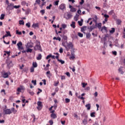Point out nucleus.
Returning a JSON list of instances; mask_svg holds the SVG:
<instances>
[{
    "label": "nucleus",
    "mask_w": 125,
    "mask_h": 125,
    "mask_svg": "<svg viewBox=\"0 0 125 125\" xmlns=\"http://www.w3.org/2000/svg\"><path fill=\"white\" fill-rule=\"evenodd\" d=\"M42 54H38V56L37 57V60H41V59H42Z\"/></svg>",
    "instance_id": "17"
},
{
    "label": "nucleus",
    "mask_w": 125,
    "mask_h": 125,
    "mask_svg": "<svg viewBox=\"0 0 125 125\" xmlns=\"http://www.w3.org/2000/svg\"><path fill=\"white\" fill-rule=\"evenodd\" d=\"M63 40H65V41H67V40L68 39V37H67V36H63Z\"/></svg>",
    "instance_id": "60"
},
{
    "label": "nucleus",
    "mask_w": 125,
    "mask_h": 125,
    "mask_svg": "<svg viewBox=\"0 0 125 125\" xmlns=\"http://www.w3.org/2000/svg\"><path fill=\"white\" fill-rule=\"evenodd\" d=\"M42 102L41 101H38L37 102V105H38V106H37V109L38 110H39V111L40 110H42Z\"/></svg>",
    "instance_id": "5"
},
{
    "label": "nucleus",
    "mask_w": 125,
    "mask_h": 125,
    "mask_svg": "<svg viewBox=\"0 0 125 125\" xmlns=\"http://www.w3.org/2000/svg\"><path fill=\"white\" fill-rule=\"evenodd\" d=\"M20 87L21 90H25V87H24V86L21 85Z\"/></svg>",
    "instance_id": "46"
},
{
    "label": "nucleus",
    "mask_w": 125,
    "mask_h": 125,
    "mask_svg": "<svg viewBox=\"0 0 125 125\" xmlns=\"http://www.w3.org/2000/svg\"><path fill=\"white\" fill-rule=\"evenodd\" d=\"M4 52H5L6 54H7L8 56H9V55H10V52L5 51Z\"/></svg>",
    "instance_id": "48"
},
{
    "label": "nucleus",
    "mask_w": 125,
    "mask_h": 125,
    "mask_svg": "<svg viewBox=\"0 0 125 125\" xmlns=\"http://www.w3.org/2000/svg\"><path fill=\"white\" fill-rule=\"evenodd\" d=\"M75 24H76V22H75V21H72V24H70L71 27L73 28V29H75L76 28Z\"/></svg>",
    "instance_id": "15"
},
{
    "label": "nucleus",
    "mask_w": 125,
    "mask_h": 125,
    "mask_svg": "<svg viewBox=\"0 0 125 125\" xmlns=\"http://www.w3.org/2000/svg\"><path fill=\"white\" fill-rule=\"evenodd\" d=\"M40 13H42V15H43V14H44V13H45V11H44V10H41V11H40Z\"/></svg>",
    "instance_id": "47"
},
{
    "label": "nucleus",
    "mask_w": 125,
    "mask_h": 125,
    "mask_svg": "<svg viewBox=\"0 0 125 125\" xmlns=\"http://www.w3.org/2000/svg\"><path fill=\"white\" fill-rule=\"evenodd\" d=\"M20 7V5H14V7H13V9H14V8H15L16 9H17L18 8H19Z\"/></svg>",
    "instance_id": "34"
},
{
    "label": "nucleus",
    "mask_w": 125,
    "mask_h": 125,
    "mask_svg": "<svg viewBox=\"0 0 125 125\" xmlns=\"http://www.w3.org/2000/svg\"><path fill=\"white\" fill-rule=\"evenodd\" d=\"M78 35L79 37H80V38H83V33H81L79 32L78 33Z\"/></svg>",
    "instance_id": "38"
},
{
    "label": "nucleus",
    "mask_w": 125,
    "mask_h": 125,
    "mask_svg": "<svg viewBox=\"0 0 125 125\" xmlns=\"http://www.w3.org/2000/svg\"><path fill=\"white\" fill-rule=\"evenodd\" d=\"M70 11H71V12H76V11H77V9L74 7H72L70 9Z\"/></svg>",
    "instance_id": "27"
},
{
    "label": "nucleus",
    "mask_w": 125,
    "mask_h": 125,
    "mask_svg": "<svg viewBox=\"0 0 125 125\" xmlns=\"http://www.w3.org/2000/svg\"><path fill=\"white\" fill-rule=\"evenodd\" d=\"M83 20H81V21H78V23L79 26H83Z\"/></svg>",
    "instance_id": "26"
},
{
    "label": "nucleus",
    "mask_w": 125,
    "mask_h": 125,
    "mask_svg": "<svg viewBox=\"0 0 125 125\" xmlns=\"http://www.w3.org/2000/svg\"><path fill=\"white\" fill-rule=\"evenodd\" d=\"M119 71L120 72H121V74H122V75H123V74H124V71H123V70H122V68H119Z\"/></svg>",
    "instance_id": "51"
},
{
    "label": "nucleus",
    "mask_w": 125,
    "mask_h": 125,
    "mask_svg": "<svg viewBox=\"0 0 125 125\" xmlns=\"http://www.w3.org/2000/svg\"><path fill=\"white\" fill-rule=\"evenodd\" d=\"M27 92L30 94V95H34L35 93L34 92L30 89H27Z\"/></svg>",
    "instance_id": "12"
},
{
    "label": "nucleus",
    "mask_w": 125,
    "mask_h": 125,
    "mask_svg": "<svg viewBox=\"0 0 125 125\" xmlns=\"http://www.w3.org/2000/svg\"><path fill=\"white\" fill-rule=\"evenodd\" d=\"M34 48L35 50H40V51H42L41 42L39 41H36V45H35Z\"/></svg>",
    "instance_id": "3"
},
{
    "label": "nucleus",
    "mask_w": 125,
    "mask_h": 125,
    "mask_svg": "<svg viewBox=\"0 0 125 125\" xmlns=\"http://www.w3.org/2000/svg\"><path fill=\"white\" fill-rule=\"evenodd\" d=\"M102 26V23H99L97 24V22H96L95 27H98L99 29H101V26Z\"/></svg>",
    "instance_id": "10"
},
{
    "label": "nucleus",
    "mask_w": 125,
    "mask_h": 125,
    "mask_svg": "<svg viewBox=\"0 0 125 125\" xmlns=\"http://www.w3.org/2000/svg\"><path fill=\"white\" fill-rule=\"evenodd\" d=\"M85 107H86V108H87V110H90L91 105H90V104H88L85 105Z\"/></svg>",
    "instance_id": "13"
},
{
    "label": "nucleus",
    "mask_w": 125,
    "mask_h": 125,
    "mask_svg": "<svg viewBox=\"0 0 125 125\" xmlns=\"http://www.w3.org/2000/svg\"><path fill=\"white\" fill-rule=\"evenodd\" d=\"M82 84L83 85V87H85V86H86V85H87V83H82Z\"/></svg>",
    "instance_id": "40"
},
{
    "label": "nucleus",
    "mask_w": 125,
    "mask_h": 125,
    "mask_svg": "<svg viewBox=\"0 0 125 125\" xmlns=\"http://www.w3.org/2000/svg\"><path fill=\"white\" fill-rule=\"evenodd\" d=\"M115 32V28H112V30H110L109 32L110 34H114Z\"/></svg>",
    "instance_id": "31"
},
{
    "label": "nucleus",
    "mask_w": 125,
    "mask_h": 125,
    "mask_svg": "<svg viewBox=\"0 0 125 125\" xmlns=\"http://www.w3.org/2000/svg\"><path fill=\"white\" fill-rule=\"evenodd\" d=\"M90 116L92 118H95V112H92V113H91Z\"/></svg>",
    "instance_id": "32"
},
{
    "label": "nucleus",
    "mask_w": 125,
    "mask_h": 125,
    "mask_svg": "<svg viewBox=\"0 0 125 125\" xmlns=\"http://www.w3.org/2000/svg\"><path fill=\"white\" fill-rule=\"evenodd\" d=\"M53 40H56V41H58L59 42H61V38H60V37H54L53 38Z\"/></svg>",
    "instance_id": "18"
},
{
    "label": "nucleus",
    "mask_w": 125,
    "mask_h": 125,
    "mask_svg": "<svg viewBox=\"0 0 125 125\" xmlns=\"http://www.w3.org/2000/svg\"><path fill=\"white\" fill-rule=\"evenodd\" d=\"M90 37H91V34H90V33H87L86 34V38L87 39H89V38H90Z\"/></svg>",
    "instance_id": "36"
},
{
    "label": "nucleus",
    "mask_w": 125,
    "mask_h": 125,
    "mask_svg": "<svg viewBox=\"0 0 125 125\" xmlns=\"http://www.w3.org/2000/svg\"><path fill=\"white\" fill-rule=\"evenodd\" d=\"M67 27V25H66L65 24H62V27L63 29H65Z\"/></svg>",
    "instance_id": "58"
},
{
    "label": "nucleus",
    "mask_w": 125,
    "mask_h": 125,
    "mask_svg": "<svg viewBox=\"0 0 125 125\" xmlns=\"http://www.w3.org/2000/svg\"><path fill=\"white\" fill-rule=\"evenodd\" d=\"M104 16L105 18L106 19H108L109 18V15H107V14H104Z\"/></svg>",
    "instance_id": "54"
},
{
    "label": "nucleus",
    "mask_w": 125,
    "mask_h": 125,
    "mask_svg": "<svg viewBox=\"0 0 125 125\" xmlns=\"http://www.w3.org/2000/svg\"><path fill=\"white\" fill-rule=\"evenodd\" d=\"M59 52L60 53H63V48H60V49L59 50Z\"/></svg>",
    "instance_id": "56"
},
{
    "label": "nucleus",
    "mask_w": 125,
    "mask_h": 125,
    "mask_svg": "<svg viewBox=\"0 0 125 125\" xmlns=\"http://www.w3.org/2000/svg\"><path fill=\"white\" fill-rule=\"evenodd\" d=\"M84 2V0H81V1L80 2V4H81V5H82V4H83Z\"/></svg>",
    "instance_id": "57"
},
{
    "label": "nucleus",
    "mask_w": 125,
    "mask_h": 125,
    "mask_svg": "<svg viewBox=\"0 0 125 125\" xmlns=\"http://www.w3.org/2000/svg\"><path fill=\"white\" fill-rule=\"evenodd\" d=\"M93 125H99V124H98V122L97 121H96L94 124H93Z\"/></svg>",
    "instance_id": "64"
},
{
    "label": "nucleus",
    "mask_w": 125,
    "mask_h": 125,
    "mask_svg": "<svg viewBox=\"0 0 125 125\" xmlns=\"http://www.w3.org/2000/svg\"><path fill=\"white\" fill-rule=\"evenodd\" d=\"M59 62H60L61 64H64L65 63V61H62V60H58Z\"/></svg>",
    "instance_id": "39"
},
{
    "label": "nucleus",
    "mask_w": 125,
    "mask_h": 125,
    "mask_svg": "<svg viewBox=\"0 0 125 125\" xmlns=\"http://www.w3.org/2000/svg\"><path fill=\"white\" fill-rule=\"evenodd\" d=\"M112 54L113 55H117V51H112Z\"/></svg>",
    "instance_id": "63"
},
{
    "label": "nucleus",
    "mask_w": 125,
    "mask_h": 125,
    "mask_svg": "<svg viewBox=\"0 0 125 125\" xmlns=\"http://www.w3.org/2000/svg\"><path fill=\"white\" fill-rule=\"evenodd\" d=\"M31 83H33L34 85H37V80H32Z\"/></svg>",
    "instance_id": "33"
},
{
    "label": "nucleus",
    "mask_w": 125,
    "mask_h": 125,
    "mask_svg": "<svg viewBox=\"0 0 125 125\" xmlns=\"http://www.w3.org/2000/svg\"><path fill=\"white\" fill-rule=\"evenodd\" d=\"M19 24L20 25H24V21L23 20L19 21Z\"/></svg>",
    "instance_id": "30"
},
{
    "label": "nucleus",
    "mask_w": 125,
    "mask_h": 125,
    "mask_svg": "<svg viewBox=\"0 0 125 125\" xmlns=\"http://www.w3.org/2000/svg\"><path fill=\"white\" fill-rule=\"evenodd\" d=\"M3 77L5 79L6 78H8V73H4Z\"/></svg>",
    "instance_id": "24"
},
{
    "label": "nucleus",
    "mask_w": 125,
    "mask_h": 125,
    "mask_svg": "<svg viewBox=\"0 0 125 125\" xmlns=\"http://www.w3.org/2000/svg\"><path fill=\"white\" fill-rule=\"evenodd\" d=\"M18 49H19V50H22V49H23V46H22V45H23V44L22 43V42H19L17 44Z\"/></svg>",
    "instance_id": "6"
},
{
    "label": "nucleus",
    "mask_w": 125,
    "mask_h": 125,
    "mask_svg": "<svg viewBox=\"0 0 125 125\" xmlns=\"http://www.w3.org/2000/svg\"><path fill=\"white\" fill-rule=\"evenodd\" d=\"M32 28H34V29H36L37 27H39V23H33L32 25Z\"/></svg>",
    "instance_id": "16"
},
{
    "label": "nucleus",
    "mask_w": 125,
    "mask_h": 125,
    "mask_svg": "<svg viewBox=\"0 0 125 125\" xmlns=\"http://www.w3.org/2000/svg\"><path fill=\"white\" fill-rule=\"evenodd\" d=\"M94 18L96 20H94V21L96 23L97 22V19H98L97 16H95Z\"/></svg>",
    "instance_id": "53"
},
{
    "label": "nucleus",
    "mask_w": 125,
    "mask_h": 125,
    "mask_svg": "<svg viewBox=\"0 0 125 125\" xmlns=\"http://www.w3.org/2000/svg\"><path fill=\"white\" fill-rule=\"evenodd\" d=\"M117 25H121V23H122V21H121V20L120 19H118L117 20V22H116Z\"/></svg>",
    "instance_id": "23"
},
{
    "label": "nucleus",
    "mask_w": 125,
    "mask_h": 125,
    "mask_svg": "<svg viewBox=\"0 0 125 125\" xmlns=\"http://www.w3.org/2000/svg\"><path fill=\"white\" fill-rule=\"evenodd\" d=\"M114 10H112L110 11H109V12L108 13V14H109V15H113V14H114Z\"/></svg>",
    "instance_id": "35"
},
{
    "label": "nucleus",
    "mask_w": 125,
    "mask_h": 125,
    "mask_svg": "<svg viewBox=\"0 0 125 125\" xmlns=\"http://www.w3.org/2000/svg\"><path fill=\"white\" fill-rule=\"evenodd\" d=\"M16 114L17 113V110L15 109L14 107L11 109L9 108H4L3 109V114L4 115H10L11 114Z\"/></svg>",
    "instance_id": "1"
},
{
    "label": "nucleus",
    "mask_w": 125,
    "mask_h": 125,
    "mask_svg": "<svg viewBox=\"0 0 125 125\" xmlns=\"http://www.w3.org/2000/svg\"><path fill=\"white\" fill-rule=\"evenodd\" d=\"M50 57H51V54L49 55H48L46 58V59L47 60V59H49V58H50Z\"/></svg>",
    "instance_id": "61"
},
{
    "label": "nucleus",
    "mask_w": 125,
    "mask_h": 125,
    "mask_svg": "<svg viewBox=\"0 0 125 125\" xmlns=\"http://www.w3.org/2000/svg\"><path fill=\"white\" fill-rule=\"evenodd\" d=\"M33 52V50L32 49L27 48V50H26V52L28 53L30 52V53H31V52Z\"/></svg>",
    "instance_id": "28"
},
{
    "label": "nucleus",
    "mask_w": 125,
    "mask_h": 125,
    "mask_svg": "<svg viewBox=\"0 0 125 125\" xmlns=\"http://www.w3.org/2000/svg\"><path fill=\"white\" fill-rule=\"evenodd\" d=\"M34 71H35V68L33 67H31L30 69V72L34 73Z\"/></svg>",
    "instance_id": "44"
},
{
    "label": "nucleus",
    "mask_w": 125,
    "mask_h": 125,
    "mask_svg": "<svg viewBox=\"0 0 125 125\" xmlns=\"http://www.w3.org/2000/svg\"><path fill=\"white\" fill-rule=\"evenodd\" d=\"M83 125H87V119H84L83 121Z\"/></svg>",
    "instance_id": "22"
},
{
    "label": "nucleus",
    "mask_w": 125,
    "mask_h": 125,
    "mask_svg": "<svg viewBox=\"0 0 125 125\" xmlns=\"http://www.w3.org/2000/svg\"><path fill=\"white\" fill-rule=\"evenodd\" d=\"M26 26V27H27L28 28H30V27H31V23L30 22H28L25 25Z\"/></svg>",
    "instance_id": "42"
},
{
    "label": "nucleus",
    "mask_w": 125,
    "mask_h": 125,
    "mask_svg": "<svg viewBox=\"0 0 125 125\" xmlns=\"http://www.w3.org/2000/svg\"><path fill=\"white\" fill-rule=\"evenodd\" d=\"M60 9H61V10H64V9H66V5L65 4H61L60 6Z\"/></svg>",
    "instance_id": "9"
},
{
    "label": "nucleus",
    "mask_w": 125,
    "mask_h": 125,
    "mask_svg": "<svg viewBox=\"0 0 125 125\" xmlns=\"http://www.w3.org/2000/svg\"><path fill=\"white\" fill-rule=\"evenodd\" d=\"M62 45L64 46L65 48V49H66L67 51H69L70 49L73 48L74 45H73V43L71 42H69L68 43L67 42H63L62 43Z\"/></svg>",
    "instance_id": "2"
},
{
    "label": "nucleus",
    "mask_w": 125,
    "mask_h": 125,
    "mask_svg": "<svg viewBox=\"0 0 125 125\" xmlns=\"http://www.w3.org/2000/svg\"><path fill=\"white\" fill-rule=\"evenodd\" d=\"M96 9H97V10H99V11H100L101 10V8L98 6H95Z\"/></svg>",
    "instance_id": "49"
},
{
    "label": "nucleus",
    "mask_w": 125,
    "mask_h": 125,
    "mask_svg": "<svg viewBox=\"0 0 125 125\" xmlns=\"http://www.w3.org/2000/svg\"><path fill=\"white\" fill-rule=\"evenodd\" d=\"M78 18H79V15L77 14V15H76V16H75V17H74V21H78Z\"/></svg>",
    "instance_id": "21"
},
{
    "label": "nucleus",
    "mask_w": 125,
    "mask_h": 125,
    "mask_svg": "<svg viewBox=\"0 0 125 125\" xmlns=\"http://www.w3.org/2000/svg\"><path fill=\"white\" fill-rule=\"evenodd\" d=\"M78 98H79V99H82V100H84V98H83V97H81V96H79Z\"/></svg>",
    "instance_id": "59"
},
{
    "label": "nucleus",
    "mask_w": 125,
    "mask_h": 125,
    "mask_svg": "<svg viewBox=\"0 0 125 125\" xmlns=\"http://www.w3.org/2000/svg\"><path fill=\"white\" fill-rule=\"evenodd\" d=\"M49 123L50 125H53V121L52 120H49Z\"/></svg>",
    "instance_id": "55"
},
{
    "label": "nucleus",
    "mask_w": 125,
    "mask_h": 125,
    "mask_svg": "<svg viewBox=\"0 0 125 125\" xmlns=\"http://www.w3.org/2000/svg\"><path fill=\"white\" fill-rule=\"evenodd\" d=\"M58 4H59V0H58L56 1L54 3V5H58Z\"/></svg>",
    "instance_id": "37"
},
{
    "label": "nucleus",
    "mask_w": 125,
    "mask_h": 125,
    "mask_svg": "<svg viewBox=\"0 0 125 125\" xmlns=\"http://www.w3.org/2000/svg\"><path fill=\"white\" fill-rule=\"evenodd\" d=\"M104 42V44H105V43H106V41H107V36H105L104 39H103Z\"/></svg>",
    "instance_id": "43"
},
{
    "label": "nucleus",
    "mask_w": 125,
    "mask_h": 125,
    "mask_svg": "<svg viewBox=\"0 0 125 125\" xmlns=\"http://www.w3.org/2000/svg\"><path fill=\"white\" fill-rule=\"evenodd\" d=\"M6 33L7 36H8V37H11V34H10V32L6 31Z\"/></svg>",
    "instance_id": "41"
},
{
    "label": "nucleus",
    "mask_w": 125,
    "mask_h": 125,
    "mask_svg": "<svg viewBox=\"0 0 125 125\" xmlns=\"http://www.w3.org/2000/svg\"><path fill=\"white\" fill-rule=\"evenodd\" d=\"M14 4L13 3H10V4L6 6V10H13V7H14Z\"/></svg>",
    "instance_id": "4"
},
{
    "label": "nucleus",
    "mask_w": 125,
    "mask_h": 125,
    "mask_svg": "<svg viewBox=\"0 0 125 125\" xmlns=\"http://www.w3.org/2000/svg\"><path fill=\"white\" fill-rule=\"evenodd\" d=\"M66 76H67V77H68L69 78H70V77H71V74H70V73L69 72H67L66 73Z\"/></svg>",
    "instance_id": "52"
},
{
    "label": "nucleus",
    "mask_w": 125,
    "mask_h": 125,
    "mask_svg": "<svg viewBox=\"0 0 125 125\" xmlns=\"http://www.w3.org/2000/svg\"><path fill=\"white\" fill-rule=\"evenodd\" d=\"M6 62H7V66L8 67H9V68H10V67H12V61H9V60H7Z\"/></svg>",
    "instance_id": "8"
},
{
    "label": "nucleus",
    "mask_w": 125,
    "mask_h": 125,
    "mask_svg": "<svg viewBox=\"0 0 125 125\" xmlns=\"http://www.w3.org/2000/svg\"><path fill=\"white\" fill-rule=\"evenodd\" d=\"M26 48H30L33 47V45H31L30 43H27L26 45Z\"/></svg>",
    "instance_id": "11"
},
{
    "label": "nucleus",
    "mask_w": 125,
    "mask_h": 125,
    "mask_svg": "<svg viewBox=\"0 0 125 125\" xmlns=\"http://www.w3.org/2000/svg\"><path fill=\"white\" fill-rule=\"evenodd\" d=\"M17 91L18 92H21V88L20 87L18 88Z\"/></svg>",
    "instance_id": "62"
},
{
    "label": "nucleus",
    "mask_w": 125,
    "mask_h": 125,
    "mask_svg": "<svg viewBox=\"0 0 125 125\" xmlns=\"http://www.w3.org/2000/svg\"><path fill=\"white\" fill-rule=\"evenodd\" d=\"M51 118H52V119H56V118H57V115H56V114H55V113L54 114H51Z\"/></svg>",
    "instance_id": "14"
},
{
    "label": "nucleus",
    "mask_w": 125,
    "mask_h": 125,
    "mask_svg": "<svg viewBox=\"0 0 125 125\" xmlns=\"http://www.w3.org/2000/svg\"><path fill=\"white\" fill-rule=\"evenodd\" d=\"M73 16L71 14V13H67L66 15L64 16V18L66 19V20H69L70 18H72Z\"/></svg>",
    "instance_id": "7"
},
{
    "label": "nucleus",
    "mask_w": 125,
    "mask_h": 125,
    "mask_svg": "<svg viewBox=\"0 0 125 125\" xmlns=\"http://www.w3.org/2000/svg\"><path fill=\"white\" fill-rule=\"evenodd\" d=\"M70 102V99L68 98L65 99V103H69Z\"/></svg>",
    "instance_id": "50"
},
{
    "label": "nucleus",
    "mask_w": 125,
    "mask_h": 125,
    "mask_svg": "<svg viewBox=\"0 0 125 125\" xmlns=\"http://www.w3.org/2000/svg\"><path fill=\"white\" fill-rule=\"evenodd\" d=\"M85 30H86V26H83L81 28L82 32H83V31H85Z\"/></svg>",
    "instance_id": "25"
},
{
    "label": "nucleus",
    "mask_w": 125,
    "mask_h": 125,
    "mask_svg": "<svg viewBox=\"0 0 125 125\" xmlns=\"http://www.w3.org/2000/svg\"><path fill=\"white\" fill-rule=\"evenodd\" d=\"M32 65L33 68H37V67H38V63H37V62H33Z\"/></svg>",
    "instance_id": "20"
},
{
    "label": "nucleus",
    "mask_w": 125,
    "mask_h": 125,
    "mask_svg": "<svg viewBox=\"0 0 125 125\" xmlns=\"http://www.w3.org/2000/svg\"><path fill=\"white\" fill-rule=\"evenodd\" d=\"M4 16H5V15L3 14H2L0 17V20H3V19H4Z\"/></svg>",
    "instance_id": "29"
},
{
    "label": "nucleus",
    "mask_w": 125,
    "mask_h": 125,
    "mask_svg": "<svg viewBox=\"0 0 125 125\" xmlns=\"http://www.w3.org/2000/svg\"><path fill=\"white\" fill-rule=\"evenodd\" d=\"M96 26H90V28H89L90 32H92V30H94V29H96Z\"/></svg>",
    "instance_id": "19"
},
{
    "label": "nucleus",
    "mask_w": 125,
    "mask_h": 125,
    "mask_svg": "<svg viewBox=\"0 0 125 125\" xmlns=\"http://www.w3.org/2000/svg\"><path fill=\"white\" fill-rule=\"evenodd\" d=\"M17 35H22V32L21 31H19L18 30H16Z\"/></svg>",
    "instance_id": "45"
}]
</instances>
